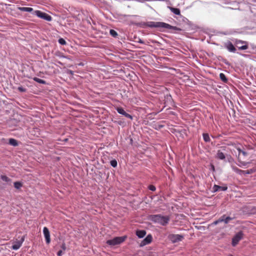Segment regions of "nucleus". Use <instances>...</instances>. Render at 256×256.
Instances as JSON below:
<instances>
[{
  "mask_svg": "<svg viewBox=\"0 0 256 256\" xmlns=\"http://www.w3.org/2000/svg\"><path fill=\"white\" fill-rule=\"evenodd\" d=\"M232 170L237 174H238L240 175H243V170H241L234 166H232Z\"/></svg>",
  "mask_w": 256,
  "mask_h": 256,
  "instance_id": "17",
  "label": "nucleus"
},
{
  "mask_svg": "<svg viewBox=\"0 0 256 256\" xmlns=\"http://www.w3.org/2000/svg\"><path fill=\"white\" fill-rule=\"evenodd\" d=\"M140 43H142V40H140Z\"/></svg>",
  "mask_w": 256,
  "mask_h": 256,
  "instance_id": "43",
  "label": "nucleus"
},
{
  "mask_svg": "<svg viewBox=\"0 0 256 256\" xmlns=\"http://www.w3.org/2000/svg\"><path fill=\"white\" fill-rule=\"evenodd\" d=\"M244 234L242 232H239L236 233L232 238V246H235L238 242L242 238Z\"/></svg>",
  "mask_w": 256,
  "mask_h": 256,
  "instance_id": "6",
  "label": "nucleus"
},
{
  "mask_svg": "<svg viewBox=\"0 0 256 256\" xmlns=\"http://www.w3.org/2000/svg\"><path fill=\"white\" fill-rule=\"evenodd\" d=\"M62 250H59L58 252V253H57L58 256H62Z\"/></svg>",
  "mask_w": 256,
  "mask_h": 256,
  "instance_id": "38",
  "label": "nucleus"
},
{
  "mask_svg": "<svg viewBox=\"0 0 256 256\" xmlns=\"http://www.w3.org/2000/svg\"><path fill=\"white\" fill-rule=\"evenodd\" d=\"M62 250H66V246L64 243H63L61 246Z\"/></svg>",
  "mask_w": 256,
  "mask_h": 256,
  "instance_id": "36",
  "label": "nucleus"
},
{
  "mask_svg": "<svg viewBox=\"0 0 256 256\" xmlns=\"http://www.w3.org/2000/svg\"><path fill=\"white\" fill-rule=\"evenodd\" d=\"M243 172H244L243 173V175H245V174H250L254 172V170L252 169H250V170H243Z\"/></svg>",
  "mask_w": 256,
  "mask_h": 256,
  "instance_id": "30",
  "label": "nucleus"
},
{
  "mask_svg": "<svg viewBox=\"0 0 256 256\" xmlns=\"http://www.w3.org/2000/svg\"><path fill=\"white\" fill-rule=\"evenodd\" d=\"M9 144L12 146H18V142L14 138L9 139Z\"/></svg>",
  "mask_w": 256,
  "mask_h": 256,
  "instance_id": "19",
  "label": "nucleus"
},
{
  "mask_svg": "<svg viewBox=\"0 0 256 256\" xmlns=\"http://www.w3.org/2000/svg\"><path fill=\"white\" fill-rule=\"evenodd\" d=\"M166 98H167L168 100L170 101H171L172 100V96L170 95V96L167 95Z\"/></svg>",
  "mask_w": 256,
  "mask_h": 256,
  "instance_id": "39",
  "label": "nucleus"
},
{
  "mask_svg": "<svg viewBox=\"0 0 256 256\" xmlns=\"http://www.w3.org/2000/svg\"><path fill=\"white\" fill-rule=\"evenodd\" d=\"M228 189V187L225 186H222L214 184L212 188V190L214 192H216L220 190V191H226Z\"/></svg>",
  "mask_w": 256,
  "mask_h": 256,
  "instance_id": "12",
  "label": "nucleus"
},
{
  "mask_svg": "<svg viewBox=\"0 0 256 256\" xmlns=\"http://www.w3.org/2000/svg\"><path fill=\"white\" fill-rule=\"evenodd\" d=\"M18 89L20 92H25L26 91V89L22 86L18 87Z\"/></svg>",
  "mask_w": 256,
  "mask_h": 256,
  "instance_id": "34",
  "label": "nucleus"
},
{
  "mask_svg": "<svg viewBox=\"0 0 256 256\" xmlns=\"http://www.w3.org/2000/svg\"><path fill=\"white\" fill-rule=\"evenodd\" d=\"M123 116H125L126 118H128L130 120L132 119V116L130 114L126 113V112L124 113V114Z\"/></svg>",
  "mask_w": 256,
  "mask_h": 256,
  "instance_id": "32",
  "label": "nucleus"
},
{
  "mask_svg": "<svg viewBox=\"0 0 256 256\" xmlns=\"http://www.w3.org/2000/svg\"><path fill=\"white\" fill-rule=\"evenodd\" d=\"M43 233L46 239V243L48 244L50 242V233L48 229L46 227L43 228Z\"/></svg>",
  "mask_w": 256,
  "mask_h": 256,
  "instance_id": "9",
  "label": "nucleus"
},
{
  "mask_svg": "<svg viewBox=\"0 0 256 256\" xmlns=\"http://www.w3.org/2000/svg\"><path fill=\"white\" fill-rule=\"evenodd\" d=\"M34 14L36 15L38 18H42L44 20H46L47 21H51L52 20V17L48 15V14L42 12L40 10H36L34 12Z\"/></svg>",
  "mask_w": 256,
  "mask_h": 256,
  "instance_id": "5",
  "label": "nucleus"
},
{
  "mask_svg": "<svg viewBox=\"0 0 256 256\" xmlns=\"http://www.w3.org/2000/svg\"><path fill=\"white\" fill-rule=\"evenodd\" d=\"M110 35L114 38L116 37V36H118L117 32L114 30H110Z\"/></svg>",
  "mask_w": 256,
  "mask_h": 256,
  "instance_id": "28",
  "label": "nucleus"
},
{
  "mask_svg": "<svg viewBox=\"0 0 256 256\" xmlns=\"http://www.w3.org/2000/svg\"><path fill=\"white\" fill-rule=\"evenodd\" d=\"M110 165L116 168L117 166L118 163L117 161L116 160H113L110 162Z\"/></svg>",
  "mask_w": 256,
  "mask_h": 256,
  "instance_id": "29",
  "label": "nucleus"
},
{
  "mask_svg": "<svg viewBox=\"0 0 256 256\" xmlns=\"http://www.w3.org/2000/svg\"><path fill=\"white\" fill-rule=\"evenodd\" d=\"M184 236L180 234H172L169 236V239L172 243H176L182 241Z\"/></svg>",
  "mask_w": 256,
  "mask_h": 256,
  "instance_id": "7",
  "label": "nucleus"
},
{
  "mask_svg": "<svg viewBox=\"0 0 256 256\" xmlns=\"http://www.w3.org/2000/svg\"><path fill=\"white\" fill-rule=\"evenodd\" d=\"M150 26L154 28H166L172 30H178V28L174 26H172L164 22H152Z\"/></svg>",
  "mask_w": 256,
  "mask_h": 256,
  "instance_id": "2",
  "label": "nucleus"
},
{
  "mask_svg": "<svg viewBox=\"0 0 256 256\" xmlns=\"http://www.w3.org/2000/svg\"><path fill=\"white\" fill-rule=\"evenodd\" d=\"M152 240V236L150 234L148 235L140 244V246H144L151 242Z\"/></svg>",
  "mask_w": 256,
  "mask_h": 256,
  "instance_id": "10",
  "label": "nucleus"
},
{
  "mask_svg": "<svg viewBox=\"0 0 256 256\" xmlns=\"http://www.w3.org/2000/svg\"><path fill=\"white\" fill-rule=\"evenodd\" d=\"M168 8L170 10L173 12L174 14L176 15H180V12L179 8H172L170 6H168Z\"/></svg>",
  "mask_w": 256,
  "mask_h": 256,
  "instance_id": "14",
  "label": "nucleus"
},
{
  "mask_svg": "<svg viewBox=\"0 0 256 256\" xmlns=\"http://www.w3.org/2000/svg\"><path fill=\"white\" fill-rule=\"evenodd\" d=\"M149 190L152 191H154L156 190V187L153 185H150L148 186Z\"/></svg>",
  "mask_w": 256,
  "mask_h": 256,
  "instance_id": "35",
  "label": "nucleus"
},
{
  "mask_svg": "<svg viewBox=\"0 0 256 256\" xmlns=\"http://www.w3.org/2000/svg\"><path fill=\"white\" fill-rule=\"evenodd\" d=\"M224 48L230 52H236V48L232 43L230 41H227L224 42Z\"/></svg>",
  "mask_w": 256,
  "mask_h": 256,
  "instance_id": "8",
  "label": "nucleus"
},
{
  "mask_svg": "<svg viewBox=\"0 0 256 256\" xmlns=\"http://www.w3.org/2000/svg\"><path fill=\"white\" fill-rule=\"evenodd\" d=\"M233 219H234L233 218H232V217H230V216H226L225 215L224 223L225 224H228L230 222V220H232Z\"/></svg>",
  "mask_w": 256,
  "mask_h": 256,
  "instance_id": "26",
  "label": "nucleus"
},
{
  "mask_svg": "<svg viewBox=\"0 0 256 256\" xmlns=\"http://www.w3.org/2000/svg\"><path fill=\"white\" fill-rule=\"evenodd\" d=\"M203 138L206 142H209L210 141V138L208 134H203Z\"/></svg>",
  "mask_w": 256,
  "mask_h": 256,
  "instance_id": "24",
  "label": "nucleus"
},
{
  "mask_svg": "<svg viewBox=\"0 0 256 256\" xmlns=\"http://www.w3.org/2000/svg\"><path fill=\"white\" fill-rule=\"evenodd\" d=\"M126 236L115 237L112 240H108L106 244L111 246L119 244L124 242L126 239Z\"/></svg>",
  "mask_w": 256,
  "mask_h": 256,
  "instance_id": "4",
  "label": "nucleus"
},
{
  "mask_svg": "<svg viewBox=\"0 0 256 256\" xmlns=\"http://www.w3.org/2000/svg\"><path fill=\"white\" fill-rule=\"evenodd\" d=\"M33 80H34L35 82H38V83H39V84H45L46 83V82L44 80H42V79H40V78H36V77H34V78H33Z\"/></svg>",
  "mask_w": 256,
  "mask_h": 256,
  "instance_id": "20",
  "label": "nucleus"
},
{
  "mask_svg": "<svg viewBox=\"0 0 256 256\" xmlns=\"http://www.w3.org/2000/svg\"><path fill=\"white\" fill-rule=\"evenodd\" d=\"M58 42L59 44H60L61 45H65L66 44V40L62 38H59L58 40Z\"/></svg>",
  "mask_w": 256,
  "mask_h": 256,
  "instance_id": "31",
  "label": "nucleus"
},
{
  "mask_svg": "<svg viewBox=\"0 0 256 256\" xmlns=\"http://www.w3.org/2000/svg\"><path fill=\"white\" fill-rule=\"evenodd\" d=\"M145 0H138V2H143Z\"/></svg>",
  "mask_w": 256,
  "mask_h": 256,
  "instance_id": "42",
  "label": "nucleus"
},
{
  "mask_svg": "<svg viewBox=\"0 0 256 256\" xmlns=\"http://www.w3.org/2000/svg\"><path fill=\"white\" fill-rule=\"evenodd\" d=\"M18 10L22 12H31L33 11V8L29 7H19Z\"/></svg>",
  "mask_w": 256,
  "mask_h": 256,
  "instance_id": "16",
  "label": "nucleus"
},
{
  "mask_svg": "<svg viewBox=\"0 0 256 256\" xmlns=\"http://www.w3.org/2000/svg\"><path fill=\"white\" fill-rule=\"evenodd\" d=\"M24 238L22 237V238L18 241H16L14 244L12 246V249L14 250H18L22 246L23 242L24 241Z\"/></svg>",
  "mask_w": 256,
  "mask_h": 256,
  "instance_id": "11",
  "label": "nucleus"
},
{
  "mask_svg": "<svg viewBox=\"0 0 256 256\" xmlns=\"http://www.w3.org/2000/svg\"><path fill=\"white\" fill-rule=\"evenodd\" d=\"M1 179L3 181L6 182H9L10 181V178H8L7 176L4 175L1 176Z\"/></svg>",
  "mask_w": 256,
  "mask_h": 256,
  "instance_id": "27",
  "label": "nucleus"
},
{
  "mask_svg": "<svg viewBox=\"0 0 256 256\" xmlns=\"http://www.w3.org/2000/svg\"><path fill=\"white\" fill-rule=\"evenodd\" d=\"M116 110L120 114L124 115L126 112L124 110L123 108L121 107H118L116 108Z\"/></svg>",
  "mask_w": 256,
  "mask_h": 256,
  "instance_id": "22",
  "label": "nucleus"
},
{
  "mask_svg": "<svg viewBox=\"0 0 256 256\" xmlns=\"http://www.w3.org/2000/svg\"><path fill=\"white\" fill-rule=\"evenodd\" d=\"M238 162L240 163L238 166L240 167L247 166L248 165L250 164V162H242L240 160V159H238Z\"/></svg>",
  "mask_w": 256,
  "mask_h": 256,
  "instance_id": "21",
  "label": "nucleus"
},
{
  "mask_svg": "<svg viewBox=\"0 0 256 256\" xmlns=\"http://www.w3.org/2000/svg\"><path fill=\"white\" fill-rule=\"evenodd\" d=\"M211 169L212 171H214L215 170L214 166L212 164L211 165Z\"/></svg>",
  "mask_w": 256,
  "mask_h": 256,
  "instance_id": "41",
  "label": "nucleus"
},
{
  "mask_svg": "<svg viewBox=\"0 0 256 256\" xmlns=\"http://www.w3.org/2000/svg\"><path fill=\"white\" fill-rule=\"evenodd\" d=\"M225 214L222 216L218 220L220 223L224 222Z\"/></svg>",
  "mask_w": 256,
  "mask_h": 256,
  "instance_id": "33",
  "label": "nucleus"
},
{
  "mask_svg": "<svg viewBox=\"0 0 256 256\" xmlns=\"http://www.w3.org/2000/svg\"><path fill=\"white\" fill-rule=\"evenodd\" d=\"M238 152V159H241V156L242 155L244 156H247V152L240 150V148H238L237 149Z\"/></svg>",
  "mask_w": 256,
  "mask_h": 256,
  "instance_id": "18",
  "label": "nucleus"
},
{
  "mask_svg": "<svg viewBox=\"0 0 256 256\" xmlns=\"http://www.w3.org/2000/svg\"><path fill=\"white\" fill-rule=\"evenodd\" d=\"M220 80L224 82H226L228 81V79L226 78L225 74L223 73H220Z\"/></svg>",
  "mask_w": 256,
  "mask_h": 256,
  "instance_id": "23",
  "label": "nucleus"
},
{
  "mask_svg": "<svg viewBox=\"0 0 256 256\" xmlns=\"http://www.w3.org/2000/svg\"><path fill=\"white\" fill-rule=\"evenodd\" d=\"M216 158L220 160H224L226 155L222 151L218 150L216 154Z\"/></svg>",
  "mask_w": 256,
  "mask_h": 256,
  "instance_id": "13",
  "label": "nucleus"
},
{
  "mask_svg": "<svg viewBox=\"0 0 256 256\" xmlns=\"http://www.w3.org/2000/svg\"><path fill=\"white\" fill-rule=\"evenodd\" d=\"M146 234V232L144 230H138L136 232V235L139 238H144Z\"/></svg>",
  "mask_w": 256,
  "mask_h": 256,
  "instance_id": "15",
  "label": "nucleus"
},
{
  "mask_svg": "<svg viewBox=\"0 0 256 256\" xmlns=\"http://www.w3.org/2000/svg\"><path fill=\"white\" fill-rule=\"evenodd\" d=\"M159 1L166 2L168 4H170V0H158Z\"/></svg>",
  "mask_w": 256,
  "mask_h": 256,
  "instance_id": "37",
  "label": "nucleus"
},
{
  "mask_svg": "<svg viewBox=\"0 0 256 256\" xmlns=\"http://www.w3.org/2000/svg\"><path fill=\"white\" fill-rule=\"evenodd\" d=\"M219 223H220L219 220H216V221L212 223V224H214V225H216V224H219Z\"/></svg>",
  "mask_w": 256,
  "mask_h": 256,
  "instance_id": "40",
  "label": "nucleus"
},
{
  "mask_svg": "<svg viewBox=\"0 0 256 256\" xmlns=\"http://www.w3.org/2000/svg\"><path fill=\"white\" fill-rule=\"evenodd\" d=\"M14 186L16 189H20L22 186V184L19 182H14Z\"/></svg>",
  "mask_w": 256,
  "mask_h": 256,
  "instance_id": "25",
  "label": "nucleus"
},
{
  "mask_svg": "<svg viewBox=\"0 0 256 256\" xmlns=\"http://www.w3.org/2000/svg\"><path fill=\"white\" fill-rule=\"evenodd\" d=\"M236 46L239 50H246L248 48V42L244 40L235 39L232 40Z\"/></svg>",
  "mask_w": 256,
  "mask_h": 256,
  "instance_id": "3",
  "label": "nucleus"
},
{
  "mask_svg": "<svg viewBox=\"0 0 256 256\" xmlns=\"http://www.w3.org/2000/svg\"><path fill=\"white\" fill-rule=\"evenodd\" d=\"M150 220L155 223H158L163 226H165L169 222L170 218L168 216L155 214L151 216Z\"/></svg>",
  "mask_w": 256,
  "mask_h": 256,
  "instance_id": "1",
  "label": "nucleus"
}]
</instances>
